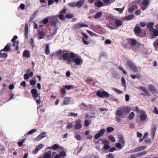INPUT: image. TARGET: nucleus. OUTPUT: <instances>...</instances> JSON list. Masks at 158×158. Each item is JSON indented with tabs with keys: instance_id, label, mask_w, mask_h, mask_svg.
Segmentation results:
<instances>
[{
	"instance_id": "obj_1",
	"label": "nucleus",
	"mask_w": 158,
	"mask_h": 158,
	"mask_svg": "<svg viewBox=\"0 0 158 158\" xmlns=\"http://www.w3.org/2000/svg\"><path fill=\"white\" fill-rule=\"evenodd\" d=\"M77 55H75L73 52H70L69 51L64 50H63L62 58L64 61H67V64H69L72 61L71 59H74L77 56Z\"/></svg>"
},
{
	"instance_id": "obj_2",
	"label": "nucleus",
	"mask_w": 158,
	"mask_h": 158,
	"mask_svg": "<svg viewBox=\"0 0 158 158\" xmlns=\"http://www.w3.org/2000/svg\"><path fill=\"white\" fill-rule=\"evenodd\" d=\"M137 44L136 40L134 39H126L123 42V46L125 48H133Z\"/></svg>"
},
{
	"instance_id": "obj_3",
	"label": "nucleus",
	"mask_w": 158,
	"mask_h": 158,
	"mask_svg": "<svg viewBox=\"0 0 158 158\" xmlns=\"http://www.w3.org/2000/svg\"><path fill=\"white\" fill-rule=\"evenodd\" d=\"M118 138L119 139V143H116L115 144V146L117 148L121 149H122L125 144V141L124 140V138L121 134L118 135Z\"/></svg>"
},
{
	"instance_id": "obj_4",
	"label": "nucleus",
	"mask_w": 158,
	"mask_h": 158,
	"mask_svg": "<svg viewBox=\"0 0 158 158\" xmlns=\"http://www.w3.org/2000/svg\"><path fill=\"white\" fill-rule=\"evenodd\" d=\"M31 92L34 99L36 103L37 104L40 103L41 102L40 100V97L37 92V89H33L31 90Z\"/></svg>"
},
{
	"instance_id": "obj_5",
	"label": "nucleus",
	"mask_w": 158,
	"mask_h": 158,
	"mask_svg": "<svg viewBox=\"0 0 158 158\" xmlns=\"http://www.w3.org/2000/svg\"><path fill=\"white\" fill-rule=\"evenodd\" d=\"M127 64L130 69L134 72L136 73L138 72L139 69L140 70H141V69L139 67L136 66L133 62L131 61H127Z\"/></svg>"
},
{
	"instance_id": "obj_6",
	"label": "nucleus",
	"mask_w": 158,
	"mask_h": 158,
	"mask_svg": "<svg viewBox=\"0 0 158 158\" xmlns=\"http://www.w3.org/2000/svg\"><path fill=\"white\" fill-rule=\"evenodd\" d=\"M96 95L100 98H108L109 96V94L104 90L102 91L98 90L96 93Z\"/></svg>"
},
{
	"instance_id": "obj_7",
	"label": "nucleus",
	"mask_w": 158,
	"mask_h": 158,
	"mask_svg": "<svg viewBox=\"0 0 158 158\" xmlns=\"http://www.w3.org/2000/svg\"><path fill=\"white\" fill-rule=\"evenodd\" d=\"M140 115V120L141 122H144L148 118L147 115L145 111L141 110Z\"/></svg>"
},
{
	"instance_id": "obj_8",
	"label": "nucleus",
	"mask_w": 158,
	"mask_h": 158,
	"mask_svg": "<svg viewBox=\"0 0 158 158\" xmlns=\"http://www.w3.org/2000/svg\"><path fill=\"white\" fill-rule=\"evenodd\" d=\"M87 24H85L84 23H79L74 24L73 27V30L79 29L83 27H87Z\"/></svg>"
},
{
	"instance_id": "obj_9",
	"label": "nucleus",
	"mask_w": 158,
	"mask_h": 158,
	"mask_svg": "<svg viewBox=\"0 0 158 158\" xmlns=\"http://www.w3.org/2000/svg\"><path fill=\"white\" fill-rule=\"evenodd\" d=\"M73 61L75 64L77 65H81L82 63L83 60L81 58L80 56L78 57H75L73 59Z\"/></svg>"
},
{
	"instance_id": "obj_10",
	"label": "nucleus",
	"mask_w": 158,
	"mask_h": 158,
	"mask_svg": "<svg viewBox=\"0 0 158 158\" xmlns=\"http://www.w3.org/2000/svg\"><path fill=\"white\" fill-rule=\"evenodd\" d=\"M105 131V129H101L94 136V138L96 139H98L104 135Z\"/></svg>"
},
{
	"instance_id": "obj_11",
	"label": "nucleus",
	"mask_w": 158,
	"mask_h": 158,
	"mask_svg": "<svg viewBox=\"0 0 158 158\" xmlns=\"http://www.w3.org/2000/svg\"><path fill=\"white\" fill-rule=\"evenodd\" d=\"M150 0H143L142 2V5L141 9L143 10H145L148 6Z\"/></svg>"
},
{
	"instance_id": "obj_12",
	"label": "nucleus",
	"mask_w": 158,
	"mask_h": 158,
	"mask_svg": "<svg viewBox=\"0 0 158 158\" xmlns=\"http://www.w3.org/2000/svg\"><path fill=\"white\" fill-rule=\"evenodd\" d=\"M81 121L80 119H78L75 121L76 124L75 126V128L76 130H79L82 127L81 123Z\"/></svg>"
},
{
	"instance_id": "obj_13",
	"label": "nucleus",
	"mask_w": 158,
	"mask_h": 158,
	"mask_svg": "<svg viewBox=\"0 0 158 158\" xmlns=\"http://www.w3.org/2000/svg\"><path fill=\"white\" fill-rule=\"evenodd\" d=\"M156 130V126L155 125H154L151 128V132L150 133V135H152V138L153 139H154V136L155 135V132Z\"/></svg>"
},
{
	"instance_id": "obj_14",
	"label": "nucleus",
	"mask_w": 158,
	"mask_h": 158,
	"mask_svg": "<svg viewBox=\"0 0 158 158\" xmlns=\"http://www.w3.org/2000/svg\"><path fill=\"white\" fill-rule=\"evenodd\" d=\"M147 147L146 146H142L136 148L133 151V152H136L142 150H143L145 149Z\"/></svg>"
},
{
	"instance_id": "obj_15",
	"label": "nucleus",
	"mask_w": 158,
	"mask_h": 158,
	"mask_svg": "<svg viewBox=\"0 0 158 158\" xmlns=\"http://www.w3.org/2000/svg\"><path fill=\"white\" fill-rule=\"evenodd\" d=\"M134 31L135 34H139L141 32V30L139 27V24H137L134 28Z\"/></svg>"
},
{
	"instance_id": "obj_16",
	"label": "nucleus",
	"mask_w": 158,
	"mask_h": 158,
	"mask_svg": "<svg viewBox=\"0 0 158 158\" xmlns=\"http://www.w3.org/2000/svg\"><path fill=\"white\" fill-rule=\"evenodd\" d=\"M11 44L10 43H8L6 46H5L4 48L2 49L0 52H2L3 51H5L6 52L10 51L11 50V49L10 47L11 46Z\"/></svg>"
},
{
	"instance_id": "obj_17",
	"label": "nucleus",
	"mask_w": 158,
	"mask_h": 158,
	"mask_svg": "<svg viewBox=\"0 0 158 158\" xmlns=\"http://www.w3.org/2000/svg\"><path fill=\"white\" fill-rule=\"evenodd\" d=\"M123 113H128L131 111V108L127 106H124L122 108Z\"/></svg>"
},
{
	"instance_id": "obj_18",
	"label": "nucleus",
	"mask_w": 158,
	"mask_h": 158,
	"mask_svg": "<svg viewBox=\"0 0 158 158\" xmlns=\"http://www.w3.org/2000/svg\"><path fill=\"white\" fill-rule=\"evenodd\" d=\"M139 89L142 91L147 95L148 96H150V95L149 91L147 90L145 87L143 86H140L139 87Z\"/></svg>"
},
{
	"instance_id": "obj_19",
	"label": "nucleus",
	"mask_w": 158,
	"mask_h": 158,
	"mask_svg": "<svg viewBox=\"0 0 158 158\" xmlns=\"http://www.w3.org/2000/svg\"><path fill=\"white\" fill-rule=\"evenodd\" d=\"M50 23L52 25L55 26L57 21V19L53 17H51L50 19Z\"/></svg>"
},
{
	"instance_id": "obj_20",
	"label": "nucleus",
	"mask_w": 158,
	"mask_h": 158,
	"mask_svg": "<svg viewBox=\"0 0 158 158\" xmlns=\"http://www.w3.org/2000/svg\"><path fill=\"white\" fill-rule=\"evenodd\" d=\"M138 8V6L136 5H132L130 6V7L129 8L128 10L129 12L132 13L133 12L137 10Z\"/></svg>"
},
{
	"instance_id": "obj_21",
	"label": "nucleus",
	"mask_w": 158,
	"mask_h": 158,
	"mask_svg": "<svg viewBox=\"0 0 158 158\" xmlns=\"http://www.w3.org/2000/svg\"><path fill=\"white\" fill-rule=\"evenodd\" d=\"M148 88L150 91L152 93H155L156 90V88L154 87V86L152 84L149 85H148Z\"/></svg>"
},
{
	"instance_id": "obj_22",
	"label": "nucleus",
	"mask_w": 158,
	"mask_h": 158,
	"mask_svg": "<svg viewBox=\"0 0 158 158\" xmlns=\"http://www.w3.org/2000/svg\"><path fill=\"white\" fill-rule=\"evenodd\" d=\"M114 23L115 25L118 27H120L123 25V22L120 19H115Z\"/></svg>"
},
{
	"instance_id": "obj_23",
	"label": "nucleus",
	"mask_w": 158,
	"mask_h": 158,
	"mask_svg": "<svg viewBox=\"0 0 158 158\" xmlns=\"http://www.w3.org/2000/svg\"><path fill=\"white\" fill-rule=\"evenodd\" d=\"M84 1L83 0L78 1L76 3V7L80 8L84 4Z\"/></svg>"
},
{
	"instance_id": "obj_24",
	"label": "nucleus",
	"mask_w": 158,
	"mask_h": 158,
	"mask_svg": "<svg viewBox=\"0 0 158 158\" xmlns=\"http://www.w3.org/2000/svg\"><path fill=\"white\" fill-rule=\"evenodd\" d=\"M23 55L24 57L28 58L30 57L31 56L29 51L27 50H26L24 51Z\"/></svg>"
},
{
	"instance_id": "obj_25",
	"label": "nucleus",
	"mask_w": 158,
	"mask_h": 158,
	"mask_svg": "<svg viewBox=\"0 0 158 158\" xmlns=\"http://www.w3.org/2000/svg\"><path fill=\"white\" fill-rule=\"evenodd\" d=\"M123 114V110L122 108L118 109L116 113V115L118 117L122 116Z\"/></svg>"
},
{
	"instance_id": "obj_26",
	"label": "nucleus",
	"mask_w": 158,
	"mask_h": 158,
	"mask_svg": "<svg viewBox=\"0 0 158 158\" xmlns=\"http://www.w3.org/2000/svg\"><path fill=\"white\" fill-rule=\"evenodd\" d=\"M46 33L43 31H40L39 32L38 35L39 36V39H41L43 38V37L45 36Z\"/></svg>"
},
{
	"instance_id": "obj_27",
	"label": "nucleus",
	"mask_w": 158,
	"mask_h": 158,
	"mask_svg": "<svg viewBox=\"0 0 158 158\" xmlns=\"http://www.w3.org/2000/svg\"><path fill=\"white\" fill-rule=\"evenodd\" d=\"M60 146L57 144H55L51 147H48L47 149H52L53 150H56L59 148Z\"/></svg>"
},
{
	"instance_id": "obj_28",
	"label": "nucleus",
	"mask_w": 158,
	"mask_h": 158,
	"mask_svg": "<svg viewBox=\"0 0 158 158\" xmlns=\"http://www.w3.org/2000/svg\"><path fill=\"white\" fill-rule=\"evenodd\" d=\"M52 152L51 151H49L46 152L44 154V158H50L51 154Z\"/></svg>"
},
{
	"instance_id": "obj_29",
	"label": "nucleus",
	"mask_w": 158,
	"mask_h": 158,
	"mask_svg": "<svg viewBox=\"0 0 158 158\" xmlns=\"http://www.w3.org/2000/svg\"><path fill=\"white\" fill-rule=\"evenodd\" d=\"M70 98L69 97H66L64 98V103L65 105L69 104V102H70Z\"/></svg>"
},
{
	"instance_id": "obj_30",
	"label": "nucleus",
	"mask_w": 158,
	"mask_h": 158,
	"mask_svg": "<svg viewBox=\"0 0 158 158\" xmlns=\"http://www.w3.org/2000/svg\"><path fill=\"white\" fill-rule=\"evenodd\" d=\"M154 25V23L152 22H151L148 23L147 24V27L149 29L150 31H151V29H153L152 27Z\"/></svg>"
},
{
	"instance_id": "obj_31",
	"label": "nucleus",
	"mask_w": 158,
	"mask_h": 158,
	"mask_svg": "<svg viewBox=\"0 0 158 158\" xmlns=\"http://www.w3.org/2000/svg\"><path fill=\"white\" fill-rule=\"evenodd\" d=\"M13 42V43L12 44V46L13 47H15V50H18L19 49V46L18 45L19 43V41H15V42Z\"/></svg>"
},
{
	"instance_id": "obj_32",
	"label": "nucleus",
	"mask_w": 158,
	"mask_h": 158,
	"mask_svg": "<svg viewBox=\"0 0 158 158\" xmlns=\"http://www.w3.org/2000/svg\"><path fill=\"white\" fill-rule=\"evenodd\" d=\"M95 6L100 8L103 6V3L101 1H99L94 4Z\"/></svg>"
},
{
	"instance_id": "obj_33",
	"label": "nucleus",
	"mask_w": 158,
	"mask_h": 158,
	"mask_svg": "<svg viewBox=\"0 0 158 158\" xmlns=\"http://www.w3.org/2000/svg\"><path fill=\"white\" fill-rule=\"evenodd\" d=\"M134 17V15H131L126 16L125 19L127 20H130L133 19Z\"/></svg>"
},
{
	"instance_id": "obj_34",
	"label": "nucleus",
	"mask_w": 158,
	"mask_h": 158,
	"mask_svg": "<svg viewBox=\"0 0 158 158\" xmlns=\"http://www.w3.org/2000/svg\"><path fill=\"white\" fill-rule=\"evenodd\" d=\"M45 52L47 55H48L50 54V51L49 49V45L48 44H46V45Z\"/></svg>"
},
{
	"instance_id": "obj_35",
	"label": "nucleus",
	"mask_w": 158,
	"mask_h": 158,
	"mask_svg": "<svg viewBox=\"0 0 158 158\" xmlns=\"http://www.w3.org/2000/svg\"><path fill=\"white\" fill-rule=\"evenodd\" d=\"M102 13L101 12H98L96 13L94 16L95 19H98L100 18L102 15Z\"/></svg>"
},
{
	"instance_id": "obj_36",
	"label": "nucleus",
	"mask_w": 158,
	"mask_h": 158,
	"mask_svg": "<svg viewBox=\"0 0 158 158\" xmlns=\"http://www.w3.org/2000/svg\"><path fill=\"white\" fill-rule=\"evenodd\" d=\"M28 24H26L25 27V34L24 35L26 38H27L28 36Z\"/></svg>"
},
{
	"instance_id": "obj_37",
	"label": "nucleus",
	"mask_w": 158,
	"mask_h": 158,
	"mask_svg": "<svg viewBox=\"0 0 158 158\" xmlns=\"http://www.w3.org/2000/svg\"><path fill=\"white\" fill-rule=\"evenodd\" d=\"M135 116V113L133 112H131L129 114L128 116V118L129 120H132L134 118Z\"/></svg>"
},
{
	"instance_id": "obj_38",
	"label": "nucleus",
	"mask_w": 158,
	"mask_h": 158,
	"mask_svg": "<svg viewBox=\"0 0 158 158\" xmlns=\"http://www.w3.org/2000/svg\"><path fill=\"white\" fill-rule=\"evenodd\" d=\"M121 82L123 86L125 88H126V81L124 78L123 77H122L121 78Z\"/></svg>"
},
{
	"instance_id": "obj_39",
	"label": "nucleus",
	"mask_w": 158,
	"mask_h": 158,
	"mask_svg": "<svg viewBox=\"0 0 158 158\" xmlns=\"http://www.w3.org/2000/svg\"><path fill=\"white\" fill-rule=\"evenodd\" d=\"M125 7H123V8H115L114 9V10L117 11L119 12L120 14H122L123 13V10L124 9Z\"/></svg>"
},
{
	"instance_id": "obj_40",
	"label": "nucleus",
	"mask_w": 158,
	"mask_h": 158,
	"mask_svg": "<svg viewBox=\"0 0 158 158\" xmlns=\"http://www.w3.org/2000/svg\"><path fill=\"white\" fill-rule=\"evenodd\" d=\"M59 155L61 157L64 158L65 157L66 155V152L64 151H62L60 152Z\"/></svg>"
},
{
	"instance_id": "obj_41",
	"label": "nucleus",
	"mask_w": 158,
	"mask_h": 158,
	"mask_svg": "<svg viewBox=\"0 0 158 158\" xmlns=\"http://www.w3.org/2000/svg\"><path fill=\"white\" fill-rule=\"evenodd\" d=\"M61 94L63 95V97H64L66 93V91L65 90V89L64 87V88L61 89L60 90Z\"/></svg>"
},
{
	"instance_id": "obj_42",
	"label": "nucleus",
	"mask_w": 158,
	"mask_h": 158,
	"mask_svg": "<svg viewBox=\"0 0 158 158\" xmlns=\"http://www.w3.org/2000/svg\"><path fill=\"white\" fill-rule=\"evenodd\" d=\"M91 123V122L87 119L85 120L84 121V125L86 127H87Z\"/></svg>"
},
{
	"instance_id": "obj_43",
	"label": "nucleus",
	"mask_w": 158,
	"mask_h": 158,
	"mask_svg": "<svg viewBox=\"0 0 158 158\" xmlns=\"http://www.w3.org/2000/svg\"><path fill=\"white\" fill-rule=\"evenodd\" d=\"M146 153H147V152L146 151H144L143 152H139L137 154V156H138V157L140 156H142V155H143L146 154Z\"/></svg>"
},
{
	"instance_id": "obj_44",
	"label": "nucleus",
	"mask_w": 158,
	"mask_h": 158,
	"mask_svg": "<svg viewBox=\"0 0 158 158\" xmlns=\"http://www.w3.org/2000/svg\"><path fill=\"white\" fill-rule=\"evenodd\" d=\"M65 89H67V90H69L70 89H73L74 88V86L73 85H65L64 86Z\"/></svg>"
},
{
	"instance_id": "obj_45",
	"label": "nucleus",
	"mask_w": 158,
	"mask_h": 158,
	"mask_svg": "<svg viewBox=\"0 0 158 158\" xmlns=\"http://www.w3.org/2000/svg\"><path fill=\"white\" fill-rule=\"evenodd\" d=\"M108 138L110 141L113 142H115L116 140L114 137L112 135H109L108 136Z\"/></svg>"
},
{
	"instance_id": "obj_46",
	"label": "nucleus",
	"mask_w": 158,
	"mask_h": 158,
	"mask_svg": "<svg viewBox=\"0 0 158 158\" xmlns=\"http://www.w3.org/2000/svg\"><path fill=\"white\" fill-rule=\"evenodd\" d=\"M114 128L111 127H108L106 129L107 132L108 133H110L113 131L114 130Z\"/></svg>"
},
{
	"instance_id": "obj_47",
	"label": "nucleus",
	"mask_w": 158,
	"mask_h": 158,
	"mask_svg": "<svg viewBox=\"0 0 158 158\" xmlns=\"http://www.w3.org/2000/svg\"><path fill=\"white\" fill-rule=\"evenodd\" d=\"M112 89L115 92H116L118 94H121L123 93V92L122 91L119 90L118 89H117L115 88H113Z\"/></svg>"
},
{
	"instance_id": "obj_48",
	"label": "nucleus",
	"mask_w": 158,
	"mask_h": 158,
	"mask_svg": "<svg viewBox=\"0 0 158 158\" xmlns=\"http://www.w3.org/2000/svg\"><path fill=\"white\" fill-rule=\"evenodd\" d=\"M0 55L1 56V57H2L4 58H6L7 56V53H2V52H0Z\"/></svg>"
},
{
	"instance_id": "obj_49",
	"label": "nucleus",
	"mask_w": 158,
	"mask_h": 158,
	"mask_svg": "<svg viewBox=\"0 0 158 158\" xmlns=\"http://www.w3.org/2000/svg\"><path fill=\"white\" fill-rule=\"evenodd\" d=\"M44 146L42 144H40L36 146V148L39 151Z\"/></svg>"
},
{
	"instance_id": "obj_50",
	"label": "nucleus",
	"mask_w": 158,
	"mask_h": 158,
	"mask_svg": "<svg viewBox=\"0 0 158 158\" xmlns=\"http://www.w3.org/2000/svg\"><path fill=\"white\" fill-rule=\"evenodd\" d=\"M69 5L72 7H76V3L74 2H71L69 3Z\"/></svg>"
},
{
	"instance_id": "obj_51",
	"label": "nucleus",
	"mask_w": 158,
	"mask_h": 158,
	"mask_svg": "<svg viewBox=\"0 0 158 158\" xmlns=\"http://www.w3.org/2000/svg\"><path fill=\"white\" fill-rule=\"evenodd\" d=\"M74 17V15L73 14H67L66 15V17L67 19H71L73 18Z\"/></svg>"
},
{
	"instance_id": "obj_52",
	"label": "nucleus",
	"mask_w": 158,
	"mask_h": 158,
	"mask_svg": "<svg viewBox=\"0 0 158 158\" xmlns=\"http://www.w3.org/2000/svg\"><path fill=\"white\" fill-rule=\"evenodd\" d=\"M79 107L80 108H81V109H82L84 107H87V106L85 104L82 103L81 104H80Z\"/></svg>"
},
{
	"instance_id": "obj_53",
	"label": "nucleus",
	"mask_w": 158,
	"mask_h": 158,
	"mask_svg": "<svg viewBox=\"0 0 158 158\" xmlns=\"http://www.w3.org/2000/svg\"><path fill=\"white\" fill-rule=\"evenodd\" d=\"M151 141H152L151 139L149 138H148L144 139L143 143H150L151 142Z\"/></svg>"
},
{
	"instance_id": "obj_54",
	"label": "nucleus",
	"mask_w": 158,
	"mask_h": 158,
	"mask_svg": "<svg viewBox=\"0 0 158 158\" xmlns=\"http://www.w3.org/2000/svg\"><path fill=\"white\" fill-rule=\"evenodd\" d=\"M25 140V139H22L21 141L19 142L18 143V144L19 147H21L23 144L24 143V142Z\"/></svg>"
},
{
	"instance_id": "obj_55",
	"label": "nucleus",
	"mask_w": 158,
	"mask_h": 158,
	"mask_svg": "<svg viewBox=\"0 0 158 158\" xmlns=\"http://www.w3.org/2000/svg\"><path fill=\"white\" fill-rule=\"evenodd\" d=\"M36 83V82L35 80H31L30 82V84L32 86L34 85Z\"/></svg>"
},
{
	"instance_id": "obj_56",
	"label": "nucleus",
	"mask_w": 158,
	"mask_h": 158,
	"mask_svg": "<svg viewBox=\"0 0 158 158\" xmlns=\"http://www.w3.org/2000/svg\"><path fill=\"white\" fill-rule=\"evenodd\" d=\"M37 131V130L35 129H32L30 131H29L28 133V135H31L33 133L36 132Z\"/></svg>"
},
{
	"instance_id": "obj_57",
	"label": "nucleus",
	"mask_w": 158,
	"mask_h": 158,
	"mask_svg": "<svg viewBox=\"0 0 158 158\" xmlns=\"http://www.w3.org/2000/svg\"><path fill=\"white\" fill-rule=\"evenodd\" d=\"M87 32L91 35L92 36H98V35L97 34L94 33L88 30Z\"/></svg>"
},
{
	"instance_id": "obj_58",
	"label": "nucleus",
	"mask_w": 158,
	"mask_h": 158,
	"mask_svg": "<svg viewBox=\"0 0 158 158\" xmlns=\"http://www.w3.org/2000/svg\"><path fill=\"white\" fill-rule=\"evenodd\" d=\"M42 22L44 24L47 23L48 22V18H46L44 19L42 21Z\"/></svg>"
},
{
	"instance_id": "obj_59",
	"label": "nucleus",
	"mask_w": 158,
	"mask_h": 158,
	"mask_svg": "<svg viewBox=\"0 0 158 158\" xmlns=\"http://www.w3.org/2000/svg\"><path fill=\"white\" fill-rule=\"evenodd\" d=\"M43 138L40 135H39L36 137L35 138V140L36 141H39L42 139Z\"/></svg>"
},
{
	"instance_id": "obj_60",
	"label": "nucleus",
	"mask_w": 158,
	"mask_h": 158,
	"mask_svg": "<svg viewBox=\"0 0 158 158\" xmlns=\"http://www.w3.org/2000/svg\"><path fill=\"white\" fill-rule=\"evenodd\" d=\"M59 18L62 20H64L65 19V17L64 15L62 14H60L59 16Z\"/></svg>"
},
{
	"instance_id": "obj_61",
	"label": "nucleus",
	"mask_w": 158,
	"mask_h": 158,
	"mask_svg": "<svg viewBox=\"0 0 158 158\" xmlns=\"http://www.w3.org/2000/svg\"><path fill=\"white\" fill-rule=\"evenodd\" d=\"M73 127V124L71 123H69V124L66 126V128L67 129H70L72 128Z\"/></svg>"
},
{
	"instance_id": "obj_62",
	"label": "nucleus",
	"mask_w": 158,
	"mask_h": 158,
	"mask_svg": "<svg viewBox=\"0 0 158 158\" xmlns=\"http://www.w3.org/2000/svg\"><path fill=\"white\" fill-rule=\"evenodd\" d=\"M82 41L83 43L85 45H87L89 44V42L86 41L84 38H83L82 39Z\"/></svg>"
},
{
	"instance_id": "obj_63",
	"label": "nucleus",
	"mask_w": 158,
	"mask_h": 158,
	"mask_svg": "<svg viewBox=\"0 0 158 158\" xmlns=\"http://www.w3.org/2000/svg\"><path fill=\"white\" fill-rule=\"evenodd\" d=\"M57 31V29L56 28H55L52 31V36H53L56 34Z\"/></svg>"
},
{
	"instance_id": "obj_64",
	"label": "nucleus",
	"mask_w": 158,
	"mask_h": 158,
	"mask_svg": "<svg viewBox=\"0 0 158 158\" xmlns=\"http://www.w3.org/2000/svg\"><path fill=\"white\" fill-rule=\"evenodd\" d=\"M106 158H114V157L112 154L109 153L106 156Z\"/></svg>"
}]
</instances>
